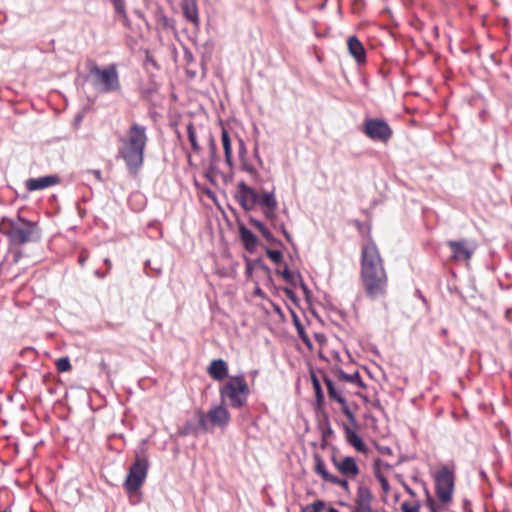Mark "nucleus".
<instances>
[{
    "label": "nucleus",
    "mask_w": 512,
    "mask_h": 512,
    "mask_svg": "<svg viewBox=\"0 0 512 512\" xmlns=\"http://www.w3.org/2000/svg\"><path fill=\"white\" fill-rule=\"evenodd\" d=\"M360 276L364 291L370 299L375 300L386 295L388 276L380 253L371 240L367 241L361 249Z\"/></svg>",
    "instance_id": "nucleus-1"
},
{
    "label": "nucleus",
    "mask_w": 512,
    "mask_h": 512,
    "mask_svg": "<svg viewBox=\"0 0 512 512\" xmlns=\"http://www.w3.org/2000/svg\"><path fill=\"white\" fill-rule=\"evenodd\" d=\"M148 142L146 127L132 123L121 138L120 157L125 161L127 169L136 175L144 163V151Z\"/></svg>",
    "instance_id": "nucleus-2"
},
{
    "label": "nucleus",
    "mask_w": 512,
    "mask_h": 512,
    "mask_svg": "<svg viewBox=\"0 0 512 512\" xmlns=\"http://www.w3.org/2000/svg\"><path fill=\"white\" fill-rule=\"evenodd\" d=\"M0 232L8 237L10 244L21 246L29 242L38 241L41 230L37 222L27 220L18 215L16 220L3 218Z\"/></svg>",
    "instance_id": "nucleus-3"
},
{
    "label": "nucleus",
    "mask_w": 512,
    "mask_h": 512,
    "mask_svg": "<svg viewBox=\"0 0 512 512\" xmlns=\"http://www.w3.org/2000/svg\"><path fill=\"white\" fill-rule=\"evenodd\" d=\"M87 71L92 78V84L103 93L117 92L121 88L116 64L99 67L96 62L87 61Z\"/></svg>",
    "instance_id": "nucleus-4"
},
{
    "label": "nucleus",
    "mask_w": 512,
    "mask_h": 512,
    "mask_svg": "<svg viewBox=\"0 0 512 512\" xmlns=\"http://www.w3.org/2000/svg\"><path fill=\"white\" fill-rule=\"evenodd\" d=\"M249 395V387L243 376L230 377L228 382L220 388V396L228 399L234 408H240L245 405Z\"/></svg>",
    "instance_id": "nucleus-5"
},
{
    "label": "nucleus",
    "mask_w": 512,
    "mask_h": 512,
    "mask_svg": "<svg viewBox=\"0 0 512 512\" xmlns=\"http://www.w3.org/2000/svg\"><path fill=\"white\" fill-rule=\"evenodd\" d=\"M256 206H259L263 215L267 220L270 221L271 225L275 229H279L284 236L290 240V235L285 228L283 222L279 221V218L276 214L278 208V202L276 200L274 191H261L258 193Z\"/></svg>",
    "instance_id": "nucleus-6"
},
{
    "label": "nucleus",
    "mask_w": 512,
    "mask_h": 512,
    "mask_svg": "<svg viewBox=\"0 0 512 512\" xmlns=\"http://www.w3.org/2000/svg\"><path fill=\"white\" fill-rule=\"evenodd\" d=\"M435 491L438 500L450 504L454 493V473L447 467H442L434 476Z\"/></svg>",
    "instance_id": "nucleus-7"
},
{
    "label": "nucleus",
    "mask_w": 512,
    "mask_h": 512,
    "mask_svg": "<svg viewBox=\"0 0 512 512\" xmlns=\"http://www.w3.org/2000/svg\"><path fill=\"white\" fill-rule=\"evenodd\" d=\"M198 420L204 431H211L214 426H227L230 414L224 405H217L210 408L206 414L199 412Z\"/></svg>",
    "instance_id": "nucleus-8"
},
{
    "label": "nucleus",
    "mask_w": 512,
    "mask_h": 512,
    "mask_svg": "<svg viewBox=\"0 0 512 512\" xmlns=\"http://www.w3.org/2000/svg\"><path fill=\"white\" fill-rule=\"evenodd\" d=\"M364 134L373 141L387 143L393 136L389 124L379 118H367L364 121Z\"/></svg>",
    "instance_id": "nucleus-9"
},
{
    "label": "nucleus",
    "mask_w": 512,
    "mask_h": 512,
    "mask_svg": "<svg viewBox=\"0 0 512 512\" xmlns=\"http://www.w3.org/2000/svg\"><path fill=\"white\" fill-rule=\"evenodd\" d=\"M148 469V462L137 459L129 470L125 486L129 492H136L144 482Z\"/></svg>",
    "instance_id": "nucleus-10"
},
{
    "label": "nucleus",
    "mask_w": 512,
    "mask_h": 512,
    "mask_svg": "<svg viewBox=\"0 0 512 512\" xmlns=\"http://www.w3.org/2000/svg\"><path fill=\"white\" fill-rule=\"evenodd\" d=\"M258 191L248 186L244 181L237 184L235 198L245 211H251L256 206Z\"/></svg>",
    "instance_id": "nucleus-11"
},
{
    "label": "nucleus",
    "mask_w": 512,
    "mask_h": 512,
    "mask_svg": "<svg viewBox=\"0 0 512 512\" xmlns=\"http://www.w3.org/2000/svg\"><path fill=\"white\" fill-rule=\"evenodd\" d=\"M331 461L335 468L347 479H355L360 473L358 464L351 456L337 457L334 455Z\"/></svg>",
    "instance_id": "nucleus-12"
},
{
    "label": "nucleus",
    "mask_w": 512,
    "mask_h": 512,
    "mask_svg": "<svg viewBox=\"0 0 512 512\" xmlns=\"http://www.w3.org/2000/svg\"><path fill=\"white\" fill-rule=\"evenodd\" d=\"M325 384L327 386L328 395L331 399H334L341 405L342 412L347 417L348 421L355 424V416L351 412L346 400L342 396L341 389L334 384V382L328 378H325Z\"/></svg>",
    "instance_id": "nucleus-13"
},
{
    "label": "nucleus",
    "mask_w": 512,
    "mask_h": 512,
    "mask_svg": "<svg viewBox=\"0 0 512 512\" xmlns=\"http://www.w3.org/2000/svg\"><path fill=\"white\" fill-rule=\"evenodd\" d=\"M57 175H46L39 178H29L25 181V187L29 192L43 190L59 184Z\"/></svg>",
    "instance_id": "nucleus-14"
},
{
    "label": "nucleus",
    "mask_w": 512,
    "mask_h": 512,
    "mask_svg": "<svg viewBox=\"0 0 512 512\" xmlns=\"http://www.w3.org/2000/svg\"><path fill=\"white\" fill-rule=\"evenodd\" d=\"M447 246L451 249L455 261H469L473 255V248L469 247L465 240L448 241Z\"/></svg>",
    "instance_id": "nucleus-15"
},
{
    "label": "nucleus",
    "mask_w": 512,
    "mask_h": 512,
    "mask_svg": "<svg viewBox=\"0 0 512 512\" xmlns=\"http://www.w3.org/2000/svg\"><path fill=\"white\" fill-rule=\"evenodd\" d=\"M344 433L346 441L353 446L358 452H367V446L357 433V421L355 424L349 422L348 425H344Z\"/></svg>",
    "instance_id": "nucleus-16"
},
{
    "label": "nucleus",
    "mask_w": 512,
    "mask_h": 512,
    "mask_svg": "<svg viewBox=\"0 0 512 512\" xmlns=\"http://www.w3.org/2000/svg\"><path fill=\"white\" fill-rule=\"evenodd\" d=\"M347 47L351 56L358 64L366 63V51L363 44L356 36H350L347 39Z\"/></svg>",
    "instance_id": "nucleus-17"
},
{
    "label": "nucleus",
    "mask_w": 512,
    "mask_h": 512,
    "mask_svg": "<svg viewBox=\"0 0 512 512\" xmlns=\"http://www.w3.org/2000/svg\"><path fill=\"white\" fill-rule=\"evenodd\" d=\"M238 230L245 249L250 253L254 252L258 245V238L243 224L238 225Z\"/></svg>",
    "instance_id": "nucleus-18"
},
{
    "label": "nucleus",
    "mask_w": 512,
    "mask_h": 512,
    "mask_svg": "<svg viewBox=\"0 0 512 512\" xmlns=\"http://www.w3.org/2000/svg\"><path fill=\"white\" fill-rule=\"evenodd\" d=\"M182 10L186 20L193 23L195 26H199L200 18L196 0H183Z\"/></svg>",
    "instance_id": "nucleus-19"
},
{
    "label": "nucleus",
    "mask_w": 512,
    "mask_h": 512,
    "mask_svg": "<svg viewBox=\"0 0 512 512\" xmlns=\"http://www.w3.org/2000/svg\"><path fill=\"white\" fill-rule=\"evenodd\" d=\"M208 373L213 379L221 381L228 375L227 364L222 359L213 360L208 367Z\"/></svg>",
    "instance_id": "nucleus-20"
},
{
    "label": "nucleus",
    "mask_w": 512,
    "mask_h": 512,
    "mask_svg": "<svg viewBox=\"0 0 512 512\" xmlns=\"http://www.w3.org/2000/svg\"><path fill=\"white\" fill-rule=\"evenodd\" d=\"M314 461H315V465H314L315 473L318 474L324 481L330 483V481L332 480L334 475L331 474L330 472H328L324 461L318 455L314 456Z\"/></svg>",
    "instance_id": "nucleus-21"
},
{
    "label": "nucleus",
    "mask_w": 512,
    "mask_h": 512,
    "mask_svg": "<svg viewBox=\"0 0 512 512\" xmlns=\"http://www.w3.org/2000/svg\"><path fill=\"white\" fill-rule=\"evenodd\" d=\"M249 223L255 227L263 236V238L270 244H275L277 242L276 238L270 232V230L259 220L250 218Z\"/></svg>",
    "instance_id": "nucleus-22"
},
{
    "label": "nucleus",
    "mask_w": 512,
    "mask_h": 512,
    "mask_svg": "<svg viewBox=\"0 0 512 512\" xmlns=\"http://www.w3.org/2000/svg\"><path fill=\"white\" fill-rule=\"evenodd\" d=\"M221 140H222V145H223V149H224L225 160H226L227 164L229 166H231L232 165L231 139H230L229 133L226 130V128H222Z\"/></svg>",
    "instance_id": "nucleus-23"
},
{
    "label": "nucleus",
    "mask_w": 512,
    "mask_h": 512,
    "mask_svg": "<svg viewBox=\"0 0 512 512\" xmlns=\"http://www.w3.org/2000/svg\"><path fill=\"white\" fill-rule=\"evenodd\" d=\"M115 12L120 15L125 26H129V18L125 9L124 0H112Z\"/></svg>",
    "instance_id": "nucleus-24"
},
{
    "label": "nucleus",
    "mask_w": 512,
    "mask_h": 512,
    "mask_svg": "<svg viewBox=\"0 0 512 512\" xmlns=\"http://www.w3.org/2000/svg\"><path fill=\"white\" fill-rule=\"evenodd\" d=\"M187 134H188V138H189V142L191 144L192 150L195 153H199L201 150V147L197 141L195 127H194L193 123H191V122L187 125Z\"/></svg>",
    "instance_id": "nucleus-25"
},
{
    "label": "nucleus",
    "mask_w": 512,
    "mask_h": 512,
    "mask_svg": "<svg viewBox=\"0 0 512 512\" xmlns=\"http://www.w3.org/2000/svg\"><path fill=\"white\" fill-rule=\"evenodd\" d=\"M337 377L340 382H350V383H356V384L360 383V377H359L358 372H355L353 374H346L345 372L340 371L338 373Z\"/></svg>",
    "instance_id": "nucleus-26"
},
{
    "label": "nucleus",
    "mask_w": 512,
    "mask_h": 512,
    "mask_svg": "<svg viewBox=\"0 0 512 512\" xmlns=\"http://www.w3.org/2000/svg\"><path fill=\"white\" fill-rule=\"evenodd\" d=\"M282 277L284 278V280L291 284V285H296L297 281L299 280L300 276L299 274H296L294 272H291L290 270H288L287 268L284 269L282 272H279Z\"/></svg>",
    "instance_id": "nucleus-27"
},
{
    "label": "nucleus",
    "mask_w": 512,
    "mask_h": 512,
    "mask_svg": "<svg viewBox=\"0 0 512 512\" xmlns=\"http://www.w3.org/2000/svg\"><path fill=\"white\" fill-rule=\"evenodd\" d=\"M295 326H296V329L300 335V337L302 338L303 342L307 345V347L309 349L312 348V342L310 340V338L308 337V335L305 333L304 329V325L302 322H294Z\"/></svg>",
    "instance_id": "nucleus-28"
},
{
    "label": "nucleus",
    "mask_w": 512,
    "mask_h": 512,
    "mask_svg": "<svg viewBox=\"0 0 512 512\" xmlns=\"http://www.w3.org/2000/svg\"><path fill=\"white\" fill-rule=\"evenodd\" d=\"M56 367L59 372H67L71 369L70 360L68 357H62L56 360Z\"/></svg>",
    "instance_id": "nucleus-29"
},
{
    "label": "nucleus",
    "mask_w": 512,
    "mask_h": 512,
    "mask_svg": "<svg viewBox=\"0 0 512 512\" xmlns=\"http://www.w3.org/2000/svg\"><path fill=\"white\" fill-rule=\"evenodd\" d=\"M266 255L275 264H279L283 258L282 252L279 250L267 249Z\"/></svg>",
    "instance_id": "nucleus-30"
},
{
    "label": "nucleus",
    "mask_w": 512,
    "mask_h": 512,
    "mask_svg": "<svg viewBox=\"0 0 512 512\" xmlns=\"http://www.w3.org/2000/svg\"><path fill=\"white\" fill-rule=\"evenodd\" d=\"M325 508V503L321 500L315 501L313 504L306 506L304 512H321Z\"/></svg>",
    "instance_id": "nucleus-31"
},
{
    "label": "nucleus",
    "mask_w": 512,
    "mask_h": 512,
    "mask_svg": "<svg viewBox=\"0 0 512 512\" xmlns=\"http://www.w3.org/2000/svg\"><path fill=\"white\" fill-rule=\"evenodd\" d=\"M330 483L337 485L346 491L349 490V483H348L347 479H341V478L337 477L336 475H334V477L332 478Z\"/></svg>",
    "instance_id": "nucleus-32"
},
{
    "label": "nucleus",
    "mask_w": 512,
    "mask_h": 512,
    "mask_svg": "<svg viewBox=\"0 0 512 512\" xmlns=\"http://www.w3.org/2000/svg\"><path fill=\"white\" fill-rule=\"evenodd\" d=\"M401 509L403 512H419V505L417 503L403 502Z\"/></svg>",
    "instance_id": "nucleus-33"
},
{
    "label": "nucleus",
    "mask_w": 512,
    "mask_h": 512,
    "mask_svg": "<svg viewBox=\"0 0 512 512\" xmlns=\"http://www.w3.org/2000/svg\"><path fill=\"white\" fill-rule=\"evenodd\" d=\"M157 23L161 25L162 28L168 27V18L162 11L157 13Z\"/></svg>",
    "instance_id": "nucleus-34"
},
{
    "label": "nucleus",
    "mask_w": 512,
    "mask_h": 512,
    "mask_svg": "<svg viewBox=\"0 0 512 512\" xmlns=\"http://www.w3.org/2000/svg\"><path fill=\"white\" fill-rule=\"evenodd\" d=\"M209 146H210V150H211L212 155H215L216 154V150H217V146H216V142H215V139H214L213 136H210Z\"/></svg>",
    "instance_id": "nucleus-35"
},
{
    "label": "nucleus",
    "mask_w": 512,
    "mask_h": 512,
    "mask_svg": "<svg viewBox=\"0 0 512 512\" xmlns=\"http://www.w3.org/2000/svg\"><path fill=\"white\" fill-rule=\"evenodd\" d=\"M378 479H379V481H380V483L382 485L383 490L388 491L389 490V484H388V481L386 480V478L379 475Z\"/></svg>",
    "instance_id": "nucleus-36"
},
{
    "label": "nucleus",
    "mask_w": 512,
    "mask_h": 512,
    "mask_svg": "<svg viewBox=\"0 0 512 512\" xmlns=\"http://www.w3.org/2000/svg\"><path fill=\"white\" fill-rule=\"evenodd\" d=\"M313 383H314V387H315L317 396L320 397L321 396V388H320V384H319L318 380L316 378H314Z\"/></svg>",
    "instance_id": "nucleus-37"
},
{
    "label": "nucleus",
    "mask_w": 512,
    "mask_h": 512,
    "mask_svg": "<svg viewBox=\"0 0 512 512\" xmlns=\"http://www.w3.org/2000/svg\"><path fill=\"white\" fill-rule=\"evenodd\" d=\"M91 172H92V174L95 176V178L97 180H99V181L102 180V178H101V171L100 170H92Z\"/></svg>",
    "instance_id": "nucleus-38"
},
{
    "label": "nucleus",
    "mask_w": 512,
    "mask_h": 512,
    "mask_svg": "<svg viewBox=\"0 0 512 512\" xmlns=\"http://www.w3.org/2000/svg\"><path fill=\"white\" fill-rule=\"evenodd\" d=\"M315 337L317 338V340H318L320 343H323V342H325V341H326V338H325V336H324L323 334H318V333H316V334H315Z\"/></svg>",
    "instance_id": "nucleus-39"
},
{
    "label": "nucleus",
    "mask_w": 512,
    "mask_h": 512,
    "mask_svg": "<svg viewBox=\"0 0 512 512\" xmlns=\"http://www.w3.org/2000/svg\"><path fill=\"white\" fill-rule=\"evenodd\" d=\"M21 257H22L21 251L20 250L16 251L15 255H14V262H18Z\"/></svg>",
    "instance_id": "nucleus-40"
},
{
    "label": "nucleus",
    "mask_w": 512,
    "mask_h": 512,
    "mask_svg": "<svg viewBox=\"0 0 512 512\" xmlns=\"http://www.w3.org/2000/svg\"><path fill=\"white\" fill-rule=\"evenodd\" d=\"M405 490H406V492H407L408 494H410L411 496H414V495H415V494H414V492H413V490H412L410 487L405 486Z\"/></svg>",
    "instance_id": "nucleus-41"
},
{
    "label": "nucleus",
    "mask_w": 512,
    "mask_h": 512,
    "mask_svg": "<svg viewBox=\"0 0 512 512\" xmlns=\"http://www.w3.org/2000/svg\"><path fill=\"white\" fill-rule=\"evenodd\" d=\"M104 261H105V264L107 265V268L111 269L112 263H111L110 259L106 258Z\"/></svg>",
    "instance_id": "nucleus-42"
},
{
    "label": "nucleus",
    "mask_w": 512,
    "mask_h": 512,
    "mask_svg": "<svg viewBox=\"0 0 512 512\" xmlns=\"http://www.w3.org/2000/svg\"><path fill=\"white\" fill-rule=\"evenodd\" d=\"M255 294L259 295V296H262L263 292L260 288H256L255 289Z\"/></svg>",
    "instance_id": "nucleus-43"
},
{
    "label": "nucleus",
    "mask_w": 512,
    "mask_h": 512,
    "mask_svg": "<svg viewBox=\"0 0 512 512\" xmlns=\"http://www.w3.org/2000/svg\"><path fill=\"white\" fill-rule=\"evenodd\" d=\"M85 260H86V258H85L84 256H80V257H79V263H80L81 265H83V263H84V261H85Z\"/></svg>",
    "instance_id": "nucleus-44"
},
{
    "label": "nucleus",
    "mask_w": 512,
    "mask_h": 512,
    "mask_svg": "<svg viewBox=\"0 0 512 512\" xmlns=\"http://www.w3.org/2000/svg\"><path fill=\"white\" fill-rule=\"evenodd\" d=\"M328 512H339V511L334 507H329Z\"/></svg>",
    "instance_id": "nucleus-45"
},
{
    "label": "nucleus",
    "mask_w": 512,
    "mask_h": 512,
    "mask_svg": "<svg viewBox=\"0 0 512 512\" xmlns=\"http://www.w3.org/2000/svg\"><path fill=\"white\" fill-rule=\"evenodd\" d=\"M1 512H11V511H9V510H3V511H1Z\"/></svg>",
    "instance_id": "nucleus-46"
}]
</instances>
